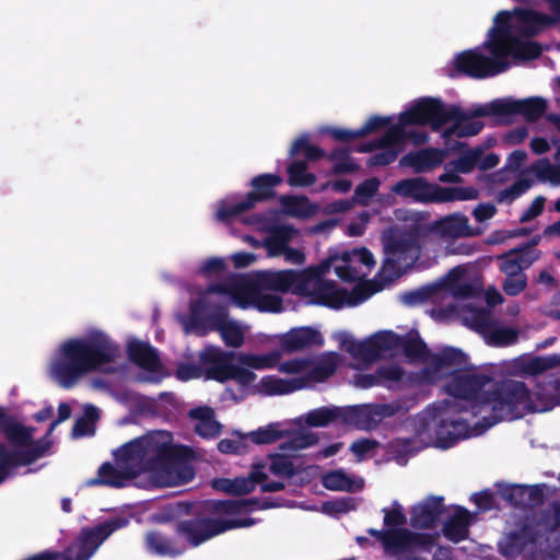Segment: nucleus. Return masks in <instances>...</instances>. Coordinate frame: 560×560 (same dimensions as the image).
<instances>
[{
	"label": "nucleus",
	"instance_id": "nucleus-26",
	"mask_svg": "<svg viewBox=\"0 0 560 560\" xmlns=\"http://www.w3.org/2000/svg\"><path fill=\"white\" fill-rule=\"evenodd\" d=\"M541 54L542 47L538 42L522 40L514 36L492 57L503 60L512 57L515 61H529L539 58Z\"/></svg>",
	"mask_w": 560,
	"mask_h": 560
},
{
	"label": "nucleus",
	"instance_id": "nucleus-44",
	"mask_svg": "<svg viewBox=\"0 0 560 560\" xmlns=\"http://www.w3.org/2000/svg\"><path fill=\"white\" fill-rule=\"evenodd\" d=\"M322 485L325 489L331 491H348L354 490V480L342 469L331 470L322 477Z\"/></svg>",
	"mask_w": 560,
	"mask_h": 560
},
{
	"label": "nucleus",
	"instance_id": "nucleus-30",
	"mask_svg": "<svg viewBox=\"0 0 560 560\" xmlns=\"http://www.w3.org/2000/svg\"><path fill=\"white\" fill-rule=\"evenodd\" d=\"M298 234V230L291 224H279L270 229L264 245L271 257L283 255L288 244Z\"/></svg>",
	"mask_w": 560,
	"mask_h": 560
},
{
	"label": "nucleus",
	"instance_id": "nucleus-1",
	"mask_svg": "<svg viewBox=\"0 0 560 560\" xmlns=\"http://www.w3.org/2000/svg\"><path fill=\"white\" fill-rule=\"evenodd\" d=\"M514 382L504 378L493 383V377L472 371H456L445 385L446 392L454 399H445L429 407L415 419L418 434H423L431 427L434 429L435 446L447 450L459 440L468 436L469 420L464 417L470 413L480 418L476 425L488 430L502 421L513 420V415L506 416V397L502 394V385Z\"/></svg>",
	"mask_w": 560,
	"mask_h": 560
},
{
	"label": "nucleus",
	"instance_id": "nucleus-12",
	"mask_svg": "<svg viewBox=\"0 0 560 560\" xmlns=\"http://www.w3.org/2000/svg\"><path fill=\"white\" fill-rule=\"evenodd\" d=\"M311 282L310 276L304 271L292 269L285 270H261L254 275L248 281L247 288L252 292L273 291L292 292L301 295L305 294L307 284Z\"/></svg>",
	"mask_w": 560,
	"mask_h": 560
},
{
	"label": "nucleus",
	"instance_id": "nucleus-10",
	"mask_svg": "<svg viewBox=\"0 0 560 560\" xmlns=\"http://www.w3.org/2000/svg\"><path fill=\"white\" fill-rule=\"evenodd\" d=\"M237 354L234 351H223L217 347H208L199 355L200 365L205 369L208 380L220 383L235 381L243 386L252 384L256 374L248 369L234 363Z\"/></svg>",
	"mask_w": 560,
	"mask_h": 560
},
{
	"label": "nucleus",
	"instance_id": "nucleus-46",
	"mask_svg": "<svg viewBox=\"0 0 560 560\" xmlns=\"http://www.w3.org/2000/svg\"><path fill=\"white\" fill-rule=\"evenodd\" d=\"M301 152L304 153L306 160L308 161H318L323 158H327L326 152L322 148L310 143L307 136L298 138L292 143L289 154L291 158H293Z\"/></svg>",
	"mask_w": 560,
	"mask_h": 560
},
{
	"label": "nucleus",
	"instance_id": "nucleus-53",
	"mask_svg": "<svg viewBox=\"0 0 560 560\" xmlns=\"http://www.w3.org/2000/svg\"><path fill=\"white\" fill-rule=\"evenodd\" d=\"M337 365L332 360H325L310 369L305 376L301 378L306 380V385L310 382H325L335 374Z\"/></svg>",
	"mask_w": 560,
	"mask_h": 560
},
{
	"label": "nucleus",
	"instance_id": "nucleus-34",
	"mask_svg": "<svg viewBox=\"0 0 560 560\" xmlns=\"http://www.w3.org/2000/svg\"><path fill=\"white\" fill-rule=\"evenodd\" d=\"M144 546L149 553L160 557L175 558L183 553V549L177 548L172 538L158 530L145 533Z\"/></svg>",
	"mask_w": 560,
	"mask_h": 560
},
{
	"label": "nucleus",
	"instance_id": "nucleus-57",
	"mask_svg": "<svg viewBox=\"0 0 560 560\" xmlns=\"http://www.w3.org/2000/svg\"><path fill=\"white\" fill-rule=\"evenodd\" d=\"M350 355L365 362H372L378 358L372 337L352 343Z\"/></svg>",
	"mask_w": 560,
	"mask_h": 560
},
{
	"label": "nucleus",
	"instance_id": "nucleus-32",
	"mask_svg": "<svg viewBox=\"0 0 560 560\" xmlns=\"http://www.w3.org/2000/svg\"><path fill=\"white\" fill-rule=\"evenodd\" d=\"M466 364L467 355L462 350L453 347H445L431 357V365L438 372L452 369L455 373L464 370Z\"/></svg>",
	"mask_w": 560,
	"mask_h": 560
},
{
	"label": "nucleus",
	"instance_id": "nucleus-47",
	"mask_svg": "<svg viewBox=\"0 0 560 560\" xmlns=\"http://www.w3.org/2000/svg\"><path fill=\"white\" fill-rule=\"evenodd\" d=\"M556 366H560V354L558 353L530 359L524 365V371L536 376Z\"/></svg>",
	"mask_w": 560,
	"mask_h": 560
},
{
	"label": "nucleus",
	"instance_id": "nucleus-25",
	"mask_svg": "<svg viewBox=\"0 0 560 560\" xmlns=\"http://www.w3.org/2000/svg\"><path fill=\"white\" fill-rule=\"evenodd\" d=\"M445 151L436 148H428L405 154L399 164L409 166L416 173H424L440 166L445 159Z\"/></svg>",
	"mask_w": 560,
	"mask_h": 560
},
{
	"label": "nucleus",
	"instance_id": "nucleus-22",
	"mask_svg": "<svg viewBox=\"0 0 560 560\" xmlns=\"http://www.w3.org/2000/svg\"><path fill=\"white\" fill-rule=\"evenodd\" d=\"M514 16L513 10H502L493 19V26L488 31V39L482 46L493 56L512 38L511 19Z\"/></svg>",
	"mask_w": 560,
	"mask_h": 560
},
{
	"label": "nucleus",
	"instance_id": "nucleus-6",
	"mask_svg": "<svg viewBox=\"0 0 560 560\" xmlns=\"http://www.w3.org/2000/svg\"><path fill=\"white\" fill-rule=\"evenodd\" d=\"M428 237V229L417 223L397 234L383 237L384 255L382 269L393 275L412 265L419 257L420 243Z\"/></svg>",
	"mask_w": 560,
	"mask_h": 560
},
{
	"label": "nucleus",
	"instance_id": "nucleus-29",
	"mask_svg": "<svg viewBox=\"0 0 560 560\" xmlns=\"http://www.w3.org/2000/svg\"><path fill=\"white\" fill-rule=\"evenodd\" d=\"M477 320L486 327L487 341L490 346L509 347L518 341L520 331L517 329L488 323V317L485 314L477 316Z\"/></svg>",
	"mask_w": 560,
	"mask_h": 560
},
{
	"label": "nucleus",
	"instance_id": "nucleus-5",
	"mask_svg": "<svg viewBox=\"0 0 560 560\" xmlns=\"http://www.w3.org/2000/svg\"><path fill=\"white\" fill-rule=\"evenodd\" d=\"M502 394L506 397L505 415H513V420L527 413L547 412L560 406V375H549L537 382L530 392L524 382H508L502 385Z\"/></svg>",
	"mask_w": 560,
	"mask_h": 560
},
{
	"label": "nucleus",
	"instance_id": "nucleus-56",
	"mask_svg": "<svg viewBox=\"0 0 560 560\" xmlns=\"http://www.w3.org/2000/svg\"><path fill=\"white\" fill-rule=\"evenodd\" d=\"M500 495L510 505L515 508H526V486L508 485L500 489Z\"/></svg>",
	"mask_w": 560,
	"mask_h": 560
},
{
	"label": "nucleus",
	"instance_id": "nucleus-42",
	"mask_svg": "<svg viewBox=\"0 0 560 560\" xmlns=\"http://www.w3.org/2000/svg\"><path fill=\"white\" fill-rule=\"evenodd\" d=\"M479 192L474 187H442L438 185L436 203L451 202L455 200H475Z\"/></svg>",
	"mask_w": 560,
	"mask_h": 560
},
{
	"label": "nucleus",
	"instance_id": "nucleus-38",
	"mask_svg": "<svg viewBox=\"0 0 560 560\" xmlns=\"http://www.w3.org/2000/svg\"><path fill=\"white\" fill-rule=\"evenodd\" d=\"M281 357L279 351H271L265 354L238 353L236 361L242 368L255 370L272 369Z\"/></svg>",
	"mask_w": 560,
	"mask_h": 560
},
{
	"label": "nucleus",
	"instance_id": "nucleus-2",
	"mask_svg": "<svg viewBox=\"0 0 560 560\" xmlns=\"http://www.w3.org/2000/svg\"><path fill=\"white\" fill-rule=\"evenodd\" d=\"M192 455L190 447L173 445L171 434L158 433L143 440H133L121 447V459L130 469H117L105 462L97 469V476L85 481L88 487L106 486L122 488L126 481L141 472H151L165 486H179L191 481L195 469L188 464Z\"/></svg>",
	"mask_w": 560,
	"mask_h": 560
},
{
	"label": "nucleus",
	"instance_id": "nucleus-16",
	"mask_svg": "<svg viewBox=\"0 0 560 560\" xmlns=\"http://www.w3.org/2000/svg\"><path fill=\"white\" fill-rule=\"evenodd\" d=\"M49 447L50 442L45 439L37 440L31 447L13 451L0 442V485L10 476L12 469L32 465L43 457Z\"/></svg>",
	"mask_w": 560,
	"mask_h": 560
},
{
	"label": "nucleus",
	"instance_id": "nucleus-59",
	"mask_svg": "<svg viewBox=\"0 0 560 560\" xmlns=\"http://www.w3.org/2000/svg\"><path fill=\"white\" fill-rule=\"evenodd\" d=\"M384 525L389 528H404L407 523V516L402 512L401 505L395 501L392 509L384 508Z\"/></svg>",
	"mask_w": 560,
	"mask_h": 560
},
{
	"label": "nucleus",
	"instance_id": "nucleus-4",
	"mask_svg": "<svg viewBox=\"0 0 560 560\" xmlns=\"http://www.w3.org/2000/svg\"><path fill=\"white\" fill-rule=\"evenodd\" d=\"M474 110L466 113L455 104L446 106L440 98L422 97L400 114V120L402 125H430L434 131L453 121L454 124L447 127L442 135L447 141L453 136L472 137L482 130L483 122L471 120L477 117L470 116Z\"/></svg>",
	"mask_w": 560,
	"mask_h": 560
},
{
	"label": "nucleus",
	"instance_id": "nucleus-50",
	"mask_svg": "<svg viewBox=\"0 0 560 560\" xmlns=\"http://www.w3.org/2000/svg\"><path fill=\"white\" fill-rule=\"evenodd\" d=\"M482 154L483 150L481 148L469 149L451 162L458 173L469 174L476 166H478V162Z\"/></svg>",
	"mask_w": 560,
	"mask_h": 560
},
{
	"label": "nucleus",
	"instance_id": "nucleus-62",
	"mask_svg": "<svg viewBox=\"0 0 560 560\" xmlns=\"http://www.w3.org/2000/svg\"><path fill=\"white\" fill-rule=\"evenodd\" d=\"M381 386L389 387L390 382H398L404 376V370L399 365H382L376 369Z\"/></svg>",
	"mask_w": 560,
	"mask_h": 560
},
{
	"label": "nucleus",
	"instance_id": "nucleus-40",
	"mask_svg": "<svg viewBox=\"0 0 560 560\" xmlns=\"http://www.w3.org/2000/svg\"><path fill=\"white\" fill-rule=\"evenodd\" d=\"M288 183L292 187H310L316 183V175L307 172L305 161H292L288 167Z\"/></svg>",
	"mask_w": 560,
	"mask_h": 560
},
{
	"label": "nucleus",
	"instance_id": "nucleus-17",
	"mask_svg": "<svg viewBox=\"0 0 560 560\" xmlns=\"http://www.w3.org/2000/svg\"><path fill=\"white\" fill-rule=\"evenodd\" d=\"M445 511L442 495H428L411 508L410 526L416 529H432L436 527Z\"/></svg>",
	"mask_w": 560,
	"mask_h": 560
},
{
	"label": "nucleus",
	"instance_id": "nucleus-28",
	"mask_svg": "<svg viewBox=\"0 0 560 560\" xmlns=\"http://www.w3.org/2000/svg\"><path fill=\"white\" fill-rule=\"evenodd\" d=\"M127 352L129 360L143 370L155 372L161 366V359L156 349L148 342L140 340L130 341Z\"/></svg>",
	"mask_w": 560,
	"mask_h": 560
},
{
	"label": "nucleus",
	"instance_id": "nucleus-21",
	"mask_svg": "<svg viewBox=\"0 0 560 560\" xmlns=\"http://www.w3.org/2000/svg\"><path fill=\"white\" fill-rule=\"evenodd\" d=\"M280 345L285 352H295L312 346L320 347L324 345V338L317 329L303 326L292 328L283 334Z\"/></svg>",
	"mask_w": 560,
	"mask_h": 560
},
{
	"label": "nucleus",
	"instance_id": "nucleus-15",
	"mask_svg": "<svg viewBox=\"0 0 560 560\" xmlns=\"http://www.w3.org/2000/svg\"><path fill=\"white\" fill-rule=\"evenodd\" d=\"M128 524L129 520L127 517L116 516L94 527L83 529L81 536L67 549V552L77 548L78 560H89L107 537Z\"/></svg>",
	"mask_w": 560,
	"mask_h": 560
},
{
	"label": "nucleus",
	"instance_id": "nucleus-27",
	"mask_svg": "<svg viewBox=\"0 0 560 560\" xmlns=\"http://www.w3.org/2000/svg\"><path fill=\"white\" fill-rule=\"evenodd\" d=\"M471 513L464 506L457 505L452 516L443 524L442 533L450 541L460 542L468 537Z\"/></svg>",
	"mask_w": 560,
	"mask_h": 560
},
{
	"label": "nucleus",
	"instance_id": "nucleus-31",
	"mask_svg": "<svg viewBox=\"0 0 560 560\" xmlns=\"http://www.w3.org/2000/svg\"><path fill=\"white\" fill-rule=\"evenodd\" d=\"M339 422L365 430L376 424V419L372 417L370 405H354L340 407Z\"/></svg>",
	"mask_w": 560,
	"mask_h": 560
},
{
	"label": "nucleus",
	"instance_id": "nucleus-23",
	"mask_svg": "<svg viewBox=\"0 0 560 560\" xmlns=\"http://www.w3.org/2000/svg\"><path fill=\"white\" fill-rule=\"evenodd\" d=\"M537 536V530L525 524L517 530L509 533L504 540L500 541L499 551L505 558H516L527 546L536 544Z\"/></svg>",
	"mask_w": 560,
	"mask_h": 560
},
{
	"label": "nucleus",
	"instance_id": "nucleus-11",
	"mask_svg": "<svg viewBox=\"0 0 560 560\" xmlns=\"http://www.w3.org/2000/svg\"><path fill=\"white\" fill-rule=\"evenodd\" d=\"M548 108V103L540 96H532L523 100L495 98L490 103L479 105L470 116H499L508 117L521 115L527 122L540 119Z\"/></svg>",
	"mask_w": 560,
	"mask_h": 560
},
{
	"label": "nucleus",
	"instance_id": "nucleus-54",
	"mask_svg": "<svg viewBox=\"0 0 560 560\" xmlns=\"http://www.w3.org/2000/svg\"><path fill=\"white\" fill-rule=\"evenodd\" d=\"M246 436L250 439L254 444H271L283 436V432L278 429V424L270 423L265 428H259L256 431L248 433Z\"/></svg>",
	"mask_w": 560,
	"mask_h": 560
},
{
	"label": "nucleus",
	"instance_id": "nucleus-55",
	"mask_svg": "<svg viewBox=\"0 0 560 560\" xmlns=\"http://www.w3.org/2000/svg\"><path fill=\"white\" fill-rule=\"evenodd\" d=\"M532 186V182L527 178H520L515 180L510 187L499 191L497 201L499 203L513 202L516 198L525 194Z\"/></svg>",
	"mask_w": 560,
	"mask_h": 560
},
{
	"label": "nucleus",
	"instance_id": "nucleus-33",
	"mask_svg": "<svg viewBox=\"0 0 560 560\" xmlns=\"http://www.w3.org/2000/svg\"><path fill=\"white\" fill-rule=\"evenodd\" d=\"M498 259L500 260V270L508 277L524 273V270L535 261V257L522 253V249L516 247L500 255Z\"/></svg>",
	"mask_w": 560,
	"mask_h": 560
},
{
	"label": "nucleus",
	"instance_id": "nucleus-60",
	"mask_svg": "<svg viewBox=\"0 0 560 560\" xmlns=\"http://www.w3.org/2000/svg\"><path fill=\"white\" fill-rule=\"evenodd\" d=\"M317 441L318 439L314 433H304L281 443L279 448L284 452H296L316 444Z\"/></svg>",
	"mask_w": 560,
	"mask_h": 560
},
{
	"label": "nucleus",
	"instance_id": "nucleus-52",
	"mask_svg": "<svg viewBox=\"0 0 560 560\" xmlns=\"http://www.w3.org/2000/svg\"><path fill=\"white\" fill-rule=\"evenodd\" d=\"M378 358L382 353L399 349L401 336L394 331H381L372 336Z\"/></svg>",
	"mask_w": 560,
	"mask_h": 560
},
{
	"label": "nucleus",
	"instance_id": "nucleus-39",
	"mask_svg": "<svg viewBox=\"0 0 560 560\" xmlns=\"http://www.w3.org/2000/svg\"><path fill=\"white\" fill-rule=\"evenodd\" d=\"M34 428L26 427L18 422L14 417L5 428L4 435L14 446L31 447L36 441H33Z\"/></svg>",
	"mask_w": 560,
	"mask_h": 560
},
{
	"label": "nucleus",
	"instance_id": "nucleus-58",
	"mask_svg": "<svg viewBox=\"0 0 560 560\" xmlns=\"http://www.w3.org/2000/svg\"><path fill=\"white\" fill-rule=\"evenodd\" d=\"M270 458L271 463L269 470L271 474L287 478H291L295 475V467L288 456L282 454H273L270 456Z\"/></svg>",
	"mask_w": 560,
	"mask_h": 560
},
{
	"label": "nucleus",
	"instance_id": "nucleus-43",
	"mask_svg": "<svg viewBox=\"0 0 560 560\" xmlns=\"http://www.w3.org/2000/svg\"><path fill=\"white\" fill-rule=\"evenodd\" d=\"M340 407H319L311 410L305 418L306 423L313 428L327 427L329 423L339 422Z\"/></svg>",
	"mask_w": 560,
	"mask_h": 560
},
{
	"label": "nucleus",
	"instance_id": "nucleus-24",
	"mask_svg": "<svg viewBox=\"0 0 560 560\" xmlns=\"http://www.w3.org/2000/svg\"><path fill=\"white\" fill-rule=\"evenodd\" d=\"M282 183V177L277 174L264 173L252 178L253 188L245 196V200L252 209L259 202L271 200L276 196L275 188Z\"/></svg>",
	"mask_w": 560,
	"mask_h": 560
},
{
	"label": "nucleus",
	"instance_id": "nucleus-35",
	"mask_svg": "<svg viewBox=\"0 0 560 560\" xmlns=\"http://www.w3.org/2000/svg\"><path fill=\"white\" fill-rule=\"evenodd\" d=\"M406 125L401 124V120L399 119V122L397 125H394L384 132V135L378 138L374 139L372 141L365 142L361 144L357 151L358 152H373L376 149L387 148V147H394L405 140L406 132L405 127Z\"/></svg>",
	"mask_w": 560,
	"mask_h": 560
},
{
	"label": "nucleus",
	"instance_id": "nucleus-3",
	"mask_svg": "<svg viewBox=\"0 0 560 560\" xmlns=\"http://www.w3.org/2000/svg\"><path fill=\"white\" fill-rule=\"evenodd\" d=\"M119 355L118 345L103 331L71 338L59 347L50 365L51 376L62 388H71L88 373L108 372L104 365L114 363Z\"/></svg>",
	"mask_w": 560,
	"mask_h": 560
},
{
	"label": "nucleus",
	"instance_id": "nucleus-49",
	"mask_svg": "<svg viewBox=\"0 0 560 560\" xmlns=\"http://www.w3.org/2000/svg\"><path fill=\"white\" fill-rule=\"evenodd\" d=\"M404 354L410 360H421L428 354V347L425 342L419 337H404L401 336V345Z\"/></svg>",
	"mask_w": 560,
	"mask_h": 560
},
{
	"label": "nucleus",
	"instance_id": "nucleus-63",
	"mask_svg": "<svg viewBox=\"0 0 560 560\" xmlns=\"http://www.w3.org/2000/svg\"><path fill=\"white\" fill-rule=\"evenodd\" d=\"M526 285L527 277L525 273H522L517 276H506L502 283V289L506 295L516 296L525 290Z\"/></svg>",
	"mask_w": 560,
	"mask_h": 560
},
{
	"label": "nucleus",
	"instance_id": "nucleus-45",
	"mask_svg": "<svg viewBox=\"0 0 560 560\" xmlns=\"http://www.w3.org/2000/svg\"><path fill=\"white\" fill-rule=\"evenodd\" d=\"M537 525L541 526L548 534H555L560 529V501H552L539 512Z\"/></svg>",
	"mask_w": 560,
	"mask_h": 560
},
{
	"label": "nucleus",
	"instance_id": "nucleus-61",
	"mask_svg": "<svg viewBox=\"0 0 560 560\" xmlns=\"http://www.w3.org/2000/svg\"><path fill=\"white\" fill-rule=\"evenodd\" d=\"M380 180L376 177L368 178L360 183L354 189V197L361 203H365L378 190Z\"/></svg>",
	"mask_w": 560,
	"mask_h": 560
},
{
	"label": "nucleus",
	"instance_id": "nucleus-14",
	"mask_svg": "<svg viewBox=\"0 0 560 560\" xmlns=\"http://www.w3.org/2000/svg\"><path fill=\"white\" fill-rule=\"evenodd\" d=\"M454 67L463 75L485 79L506 71L510 63L495 57L491 59L481 54L479 48H472L459 52L454 60Z\"/></svg>",
	"mask_w": 560,
	"mask_h": 560
},
{
	"label": "nucleus",
	"instance_id": "nucleus-19",
	"mask_svg": "<svg viewBox=\"0 0 560 560\" xmlns=\"http://www.w3.org/2000/svg\"><path fill=\"white\" fill-rule=\"evenodd\" d=\"M423 225L428 229V236L434 233L444 240L469 237L478 234L471 230L468 218L462 213H452Z\"/></svg>",
	"mask_w": 560,
	"mask_h": 560
},
{
	"label": "nucleus",
	"instance_id": "nucleus-9",
	"mask_svg": "<svg viewBox=\"0 0 560 560\" xmlns=\"http://www.w3.org/2000/svg\"><path fill=\"white\" fill-rule=\"evenodd\" d=\"M254 524L255 520L250 517L221 520L208 516H195L178 521L175 525V533L177 536L185 539L190 547H198L226 530L249 527Z\"/></svg>",
	"mask_w": 560,
	"mask_h": 560
},
{
	"label": "nucleus",
	"instance_id": "nucleus-37",
	"mask_svg": "<svg viewBox=\"0 0 560 560\" xmlns=\"http://www.w3.org/2000/svg\"><path fill=\"white\" fill-rule=\"evenodd\" d=\"M98 419L100 410L93 405H86L84 407L83 415L73 423L71 432L72 438L79 439L93 435L95 433Z\"/></svg>",
	"mask_w": 560,
	"mask_h": 560
},
{
	"label": "nucleus",
	"instance_id": "nucleus-20",
	"mask_svg": "<svg viewBox=\"0 0 560 560\" xmlns=\"http://www.w3.org/2000/svg\"><path fill=\"white\" fill-rule=\"evenodd\" d=\"M513 13L520 24V33L525 37H535L545 28L558 24V18L533 9L514 8Z\"/></svg>",
	"mask_w": 560,
	"mask_h": 560
},
{
	"label": "nucleus",
	"instance_id": "nucleus-18",
	"mask_svg": "<svg viewBox=\"0 0 560 560\" xmlns=\"http://www.w3.org/2000/svg\"><path fill=\"white\" fill-rule=\"evenodd\" d=\"M438 184L428 182L424 177H411L396 182L392 191L402 198L421 203H436Z\"/></svg>",
	"mask_w": 560,
	"mask_h": 560
},
{
	"label": "nucleus",
	"instance_id": "nucleus-7",
	"mask_svg": "<svg viewBox=\"0 0 560 560\" xmlns=\"http://www.w3.org/2000/svg\"><path fill=\"white\" fill-rule=\"evenodd\" d=\"M205 310L206 303L202 300L191 303L190 316L184 325L186 332L195 331L199 336H206L210 330H217L226 346L238 348L243 345L244 332L237 323L229 320L226 305L218 304L211 313L202 317Z\"/></svg>",
	"mask_w": 560,
	"mask_h": 560
},
{
	"label": "nucleus",
	"instance_id": "nucleus-8",
	"mask_svg": "<svg viewBox=\"0 0 560 560\" xmlns=\"http://www.w3.org/2000/svg\"><path fill=\"white\" fill-rule=\"evenodd\" d=\"M368 533L383 544L387 553L396 556V560H422L416 552H430L435 544L434 535L416 533L408 528H370Z\"/></svg>",
	"mask_w": 560,
	"mask_h": 560
},
{
	"label": "nucleus",
	"instance_id": "nucleus-64",
	"mask_svg": "<svg viewBox=\"0 0 560 560\" xmlns=\"http://www.w3.org/2000/svg\"><path fill=\"white\" fill-rule=\"evenodd\" d=\"M256 306L260 312L279 313L283 308V300L278 295L262 294L257 299Z\"/></svg>",
	"mask_w": 560,
	"mask_h": 560
},
{
	"label": "nucleus",
	"instance_id": "nucleus-36",
	"mask_svg": "<svg viewBox=\"0 0 560 560\" xmlns=\"http://www.w3.org/2000/svg\"><path fill=\"white\" fill-rule=\"evenodd\" d=\"M260 386L267 395H283L305 387L306 380L296 377L288 381L275 375H268L261 378Z\"/></svg>",
	"mask_w": 560,
	"mask_h": 560
},
{
	"label": "nucleus",
	"instance_id": "nucleus-51",
	"mask_svg": "<svg viewBox=\"0 0 560 560\" xmlns=\"http://www.w3.org/2000/svg\"><path fill=\"white\" fill-rule=\"evenodd\" d=\"M221 483V489L233 495H244L254 491V485L248 477H236L234 479H219L215 485Z\"/></svg>",
	"mask_w": 560,
	"mask_h": 560
},
{
	"label": "nucleus",
	"instance_id": "nucleus-48",
	"mask_svg": "<svg viewBox=\"0 0 560 560\" xmlns=\"http://www.w3.org/2000/svg\"><path fill=\"white\" fill-rule=\"evenodd\" d=\"M252 210L245 198L234 205H228L224 200L218 203L215 220L222 223H230L240 214Z\"/></svg>",
	"mask_w": 560,
	"mask_h": 560
},
{
	"label": "nucleus",
	"instance_id": "nucleus-13",
	"mask_svg": "<svg viewBox=\"0 0 560 560\" xmlns=\"http://www.w3.org/2000/svg\"><path fill=\"white\" fill-rule=\"evenodd\" d=\"M301 295L310 298L312 304L340 310L345 305H357L363 302L371 295V292L364 285H355L349 292L345 288H337L332 280H318L313 289L308 283L305 294Z\"/></svg>",
	"mask_w": 560,
	"mask_h": 560
},
{
	"label": "nucleus",
	"instance_id": "nucleus-41",
	"mask_svg": "<svg viewBox=\"0 0 560 560\" xmlns=\"http://www.w3.org/2000/svg\"><path fill=\"white\" fill-rule=\"evenodd\" d=\"M327 160L334 162L332 174H352L359 171V165L351 160L350 150L336 148L327 154Z\"/></svg>",
	"mask_w": 560,
	"mask_h": 560
}]
</instances>
